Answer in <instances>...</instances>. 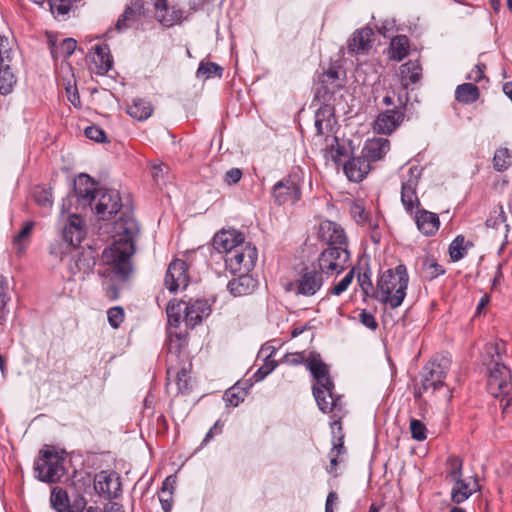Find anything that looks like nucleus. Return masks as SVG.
Listing matches in <instances>:
<instances>
[{
	"mask_svg": "<svg viewBox=\"0 0 512 512\" xmlns=\"http://www.w3.org/2000/svg\"><path fill=\"white\" fill-rule=\"evenodd\" d=\"M17 83V78L9 65L0 70V94H10Z\"/></svg>",
	"mask_w": 512,
	"mask_h": 512,
	"instance_id": "obj_34",
	"label": "nucleus"
},
{
	"mask_svg": "<svg viewBox=\"0 0 512 512\" xmlns=\"http://www.w3.org/2000/svg\"><path fill=\"white\" fill-rule=\"evenodd\" d=\"M445 270L444 268L439 265L434 259L427 258L423 262V273L425 278L427 279H434L442 274H444Z\"/></svg>",
	"mask_w": 512,
	"mask_h": 512,
	"instance_id": "obj_50",
	"label": "nucleus"
},
{
	"mask_svg": "<svg viewBox=\"0 0 512 512\" xmlns=\"http://www.w3.org/2000/svg\"><path fill=\"white\" fill-rule=\"evenodd\" d=\"M307 369L311 372L316 382L313 385V395L319 409H331V405L325 401V395L329 394V387L334 384L329 376L328 366L322 361L319 354L311 353L307 362Z\"/></svg>",
	"mask_w": 512,
	"mask_h": 512,
	"instance_id": "obj_5",
	"label": "nucleus"
},
{
	"mask_svg": "<svg viewBox=\"0 0 512 512\" xmlns=\"http://www.w3.org/2000/svg\"><path fill=\"white\" fill-rule=\"evenodd\" d=\"M35 223L33 221H27L19 233L14 237V244L16 245L18 252H23L26 247L30 235L32 233Z\"/></svg>",
	"mask_w": 512,
	"mask_h": 512,
	"instance_id": "obj_47",
	"label": "nucleus"
},
{
	"mask_svg": "<svg viewBox=\"0 0 512 512\" xmlns=\"http://www.w3.org/2000/svg\"><path fill=\"white\" fill-rule=\"evenodd\" d=\"M420 177L421 170L417 166L401 169V202L406 212L410 214L421 204L417 195Z\"/></svg>",
	"mask_w": 512,
	"mask_h": 512,
	"instance_id": "obj_6",
	"label": "nucleus"
},
{
	"mask_svg": "<svg viewBox=\"0 0 512 512\" xmlns=\"http://www.w3.org/2000/svg\"><path fill=\"white\" fill-rule=\"evenodd\" d=\"M451 500L456 504L466 501L472 494L480 489L476 479L465 480L463 478L453 481Z\"/></svg>",
	"mask_w": 512,
	"mask_h": 512,
	"instance_id": "obj_24",
	"label": "nucleus"
},
{
	"mask_svg": "<svg viewBox=\"0 0 512 512\" xmlns=\"http://www.w3.org/2000/svg\"><path fill=\"white\" fill-rule=\"evenodd\" d=\"M124 316V310L120 306L112 307L107 311L108 322L115 329L123 322Z\"/></svg>",
	"mask_w": 512,
	"mask_h": 512,
	"instance_id": "obj_52",
	"label": "nucleus"
},
{
	"mask_svg": "<svg viewBox=\"0 0 512 512\" xmlns=\"http://www.w3.org/2000/svg\"><path fill=\"white\" fill-rule=\"evenodd\" d=\"M188 282L189 276L186 263L183 260L175 259L169 264L165 275L166 288L171 292H175L179 288H186Z\"/></svg>",
	"mask_w": 512,
	"mask_h": 512,
	"instance_id": "obj_16",
	"label": "nucleus"
},
{
	"mask_svg": "<svg viewBox=\"0 0 512 512\" xmlns=\"http://www.w3.org/2000/svg\"><path fill=\"white\" fill-rule=\"evenodd\" d=\"M169 342H168V358L169 367L167 368L168 377L171 374H175L177 385L179 390H187L189 381L187 369L183 366L179 370H175L173 363L181 357L182 349L186 346L187 340L185 335L180 333H173L171 330L168 331Z\"/></svg>",
	"mask_w": 512,
	"mask_h": 512,
	"instance_id": "obj_7",
	"label": "nucleus"
},
{
	"mask_svg": "<svg viewBox=\"0 0 512 512\" xmlns=\"http://www.w3.org/2000/svg\"><path fill=\"white\" fill-rule=\"evenodd\" d=\"M408 282L409 276L404 264L386 270L377 283L379 300L393 309L399 307L406 296Z\"/></svg>",
	"mask_w": 512,
	"mask_h": 512,
	"instance_id": "obj_2",
	"label": "nucleus"
},
{
	"mask_svg": "<svg viewBox=\"0 0 512 512\" xmlns=\"http://www.w3.org/2000/svg\"><path fill=\"white\" fill-rule=\"evenodd\" d=\"M447 466V478L453 482L462 478L463 461L457 456H449L446 461Z\"/></svg>",
	"mask_w": 512,
	"mask_h": 512,
	"instance_id": "obj_44",
	"label": "nucleus"
},
{
	"mask_svg": "<svg viewBox=\"0 0 512 512\" xmlns=\"http://www.w3.org/2000/svg\"><path fill=\"white\" fill-rule=\"evenodd\" d=\"M223 69L213 62H200L196 72V76L199 79H210L214 76L221 78Z\"/></svg>",
	"mask_w": 512,
	"mask_h": 512,
	"instance_id": "obj_41",
	"label": "nucleus"
},
{
	"mask_svg": "<svg viewBox=\"0 0 512 512\" xmlns=\"http://www.w3.org/2000/svg\"><path fill=\"white\" fill-rule=\"evenodd\" d=\"M52 13L65 15L69 12L73 0H48Z\"/></svg>",
	"mask_w": 512,
	"mask_h": 512,
	"instance_id": "obj_56",
	"label": "nucleus"
},
{
	"mask_svg": "<svg viewBox=\"0 0 512 512\" xmlns=\"http://www.w3.org/2000/svg\"><path fill=\"white\" fill-rule=\"evenodd\" d=\"M373 37L374 32L369 27L356 30L349 39V51L356 54L367 53L372 47Z\"/></svg>",
	"mask_w": 512,
	"mask_h": 512,
	"instance_id": "obj_21",
	"label": "nucleus"
},
{
	"mask_svg": "<svg viewBox=\"0 0 512 512\" xmlns=\"http://www.w3.org/2000/svg\"><path fill=\"white\" fill-rule=\"evenodd\" d=\"M446 377V371L441 364L430 363L425 366L424 374L421 380V390L423 392L432 393L439 390L444 385V379Z\"/></svg>",
	"mask_w": 512,
	"mask_h": 512,
	"instance_id": "obj_18",
	"label": "nucleus"
},
{
	"mask_svg": "<svg viewBox=\"0 0 512 512\" xmlns=\"http://www.w3.org/2000/svg\"><path fill=\"white\" fill-rule=\"evenodd\" d=\"M257 261V249L250 243H241L225 256V264L233 273H248Z\"/></svg>",
	"mask_w": 512,
	"mask_h": 512,
	"instance_id": "obj_9",
	"label": "nucleus"
},
{
	"mask_svg": "<svg viewBox=\"0 0 512 512\" xmlns=\"http://www.w3.org/2000/svg\"><path fill=\"white\" fill-rule=\"evenodd\" d=\"M411 437L416 441H423L426 439L427 429L424 423L417 419L410 420Z\"/></svg>",
	"mask_w": 512,
	"mask_h": 512,
	"instance_id": "obj_51",
	"label": "nucleus"
},
{
	"mask_svg": "<svg viewBox=\"0 0 512 512\" xmlns=\"http://www.w3.org/2000/svg\"><path fill=\"white\" fill-rule=\"evenodd\" d=\"M359 321L361 324H363L365 327H367L370 330H376L378 328V323L376 321L375 316L367 312L366 310H363L359 314Z\"/></svg>",
	"mask_w": 512,
	"mask_h": 512,
	"instance_id": "obj_60",
	"label": "nucleus"
},
{
	"mask_svg": "<svg viewBox=\"0 0 512 512\" xmlns=\"http://www.w3.org/2000/svg\"><path fill=\"white\" fill-rule=\"evenodd\" d=\"M173 493L171 491H160L159 492V501L161 503L162 509L165 512H170L172 508L173 502Z\"/></svg>",
	"mask_w": 512,
	"mask_h": 512,
	"instance_id": "obj_63",
	"label": "nucleus"
},
{
	"mask_svg": "<svg viewBox=\"0 0 512 512\" xmlns=\"http://www.w3.org/2000/svg\"><path fill=\"white\" fill-rule=\"evenodd\" d=\"M472 246V243H465V238L458 235L449 246V254L453 261L461 260L467 254V248Z\"/></svg>",
	"mask_w": 512,
	"mask_h": 512,
	"instance_id": "obj_40",
	"label": "nucleus"
},
{
	"mask_svg": "<svg viewBox=\"0 0 512 512\" xmlns=\"http://www.w3.org/2000/svg\"><path fill=\"white\" fill-rule=\"evenodd\" d=\"M152 3L156 10V19L164 26L171 27L181 20L182 11L174 7L169 8L167 0H152Z\"/></svg>",
	"mask_w": 512,
	"mask_h": 512,
	"instance_id": "obj_25",
	"label": "nucleus"
},
{
	"mask_svg": "<svg viewBox=\"0 0 512 512\" xmlns=\"http://www.w3.org/2000/svg\"><path fill=\"white\" fill-rule=\"evenodd\" d=\"M121 197L113 189H98L96 200L90 207L100 220H109L117 213L120 217L113 223V243L102 252L103 269L99 274L111 280L124 281L132 271L131 256L135 252L134 241L139 232L136 220L129 208L123 211Z\"/></svg>",
	"mask_w": 512,
	"mask_h": 512,
	"instance_id": "obj_1",
	"label": "nucleus"
},
{
	"mask_svg": "<svg viewBox=\"0 0 512 512\" xmlns=\"http://www.w3.org/2000/svg\"><path fill=\"white\" fill-rule=\"evenodd\" d=\"M127 113L138 121H144L152 115L153 106L145 99L136 98L128 105Z\"/></svg>",
	"mask_w": 512,
	"mask_h": 512,
	"instance_id": "obj_31",
	"label": "nucleus"
},
{
	"mask_svg": "<svg viewBox=\"0 0 512 512\" xmlns=\"http://www.w3.org/2000/svg\"><path fill=\"white\" fill-rule=\"evenodd\" d=\"M334 384H332L331 387H329V394L331 395V397L326 394L325 395V401L328 403V406H330L331 404V409H320L322 412L324 413H333V417L336 418L335 420H333L330 425H331V428L332 430L334 429H338L339 431L342 430V426H341V422H340V419L342 418L343 414H344V405H343V402H342V398L341 396H335L334 392Z\"/></svg>",
	"mask_w": 512,
	"mask_h": 512,
	"instance_id": "obj_26",
	"label": "nucleus"
},
{
	"mask_svg": "<svg viewBox=\"0 0 512 512\" xmlns=\"http://www.w3.org/2000/svg\"><path fill=\"white\" fill-rule=\"evenodd\" d=\"M422 75V67L418 61H408L399 68L400 81L404 89L416 84Z\"/></svg>",
	"mask_w": 512,
	"mask_h": 512,
	"instance_id": "obj_27",
	"label": "nucleus"
},
{
	"mask_svg": "<svg viewBox=\"0 0 512 512\" xmlns=\"http://www.w3.org/2000/svg\"><path fill=\"white\" fill-rule=\"evenodd\" d=\"M487 391L496 400L499 401L500 408L505 410L512 404V375L510 369L495 361L490 370L487 380Z\"/></svg>",
	"mask_w": 512,
	"mask_h": 512,
	"instance_id": "obj_4",
	"label": "nucleus"
},
{
	"mask_svg": "<svg viewBox=\"0 0 512 512\" xmlns=\"http://www.w3.org/2000/svg\"><path fill=\"white\" fill-rule=\"evenodd\" d=\"M321 241L332 246H345L347 248L348 240L344 229L337 223L329 220L322 221L318 231Z\"/></svg>",
	"mask_w": 512,
	"mask_h": 512,
	"instance_id": "obj_17",
	"label": "nucleus"
},
{
	"mask_svg": "<svg viewBox=\"0 0 512 512\" xmlns=\"http://www.w3.org/2000/svg\"><path fill=\"white\" fill-rule=\"evenodd\" d=\"M210 314V307L204 300H196L184 305V318L188 327H195L204 317Z\"/></svg>",
	"mask_w": 512,
	"mask_h": 512,
	"instance_id": "obj_20",
	"label": "nucleus"
},
{
	"mask_svg": "<svg viewBox=\"0 0 512 512\" xmlns=\"http://www.w3.org/2000/svg\"><path fill=\"white\" fill-rule=\"evenodd\" d=\"M390 149V142L386 138H373L368 140L362 150L370 161L380 160Z\"/></svg>",
	"mask_w": 512,
	"mask_h": 512,
	"instance_id": "obj_28",
	"label": "nucleus"
},
{
	"mask_svg": "<svg viewBox=\"0 0 512 512\" xmlns=\"http://www.w3.org/2000/svg\"><path fill=\"white\" fill-rule=\"evenodd\" d=\"M277 367V362L270 359V356L267 357L265 363L255 372L254 379L255 381L263 380L268 374H270Z\"/></svg>",
	"mask_w": 512,
	"mask_h": 512,
	"instance_id": "obj_55",
	"label": "nucleus"
},
{
	"mask_svg": "<svg viewBox=\"0 0 512 512\" xmlns=\"http://www.w3.org/2000/svg\"><path fill=\"white\" fill-rule=\"evenodd\" d=\"M95 54L99 59V67L101 70L107 72L112 67V60L109 55V48L107 45H96L94 47Z\"/></svg>",
	"mask_w": 512,
	"mask_h": 512,
	"instance_id": "obj_49",
	"label": "nucleus"
},
{
	"mask_svg": "<svg viewBox=\"0 0 512 512\" xmlns=\"http://www.w3.org/2000/svg\"><path fill=\"white\" fill-rule=\"evenodd\" d=\"M246 394V390L240 387L239 383H237L225 391L223 399L228 406L237 407L244 401Z\"/></svg>",
	"mask_w": 512,
	"mask_h": 512,
	"instance_id": "obj_42",
	"label": "nucleus"
},
{
	"mask_svg": "<svg viewBox=\"0 0 512 512\" xmlns=\"http://www.w3.org/2000/svg\"><path fill=\"white\" fill-rule=\"evenodd\" d=\"M94 489L100 497L115 499L122 492L120 476L116 472L100 471L94 477Z\"/></svg>",
	"mask_w": 512,
	"mask_h": 512,
	"instance_id": "obj_12",
	"label": "nucleus"
},
{
	"mask_svg": "<svg viewBox=\"0 0 512 512\" xmlns=\"http://www.w3.org/2000/svg\"><path fill=\"white\" fill-rule=\"evenodd\" d=\"M370 171V160L363 154L353 157L344 164V172L349 180L360 182Z\"/></svg>",
	"mask_w": 512,
	"mask_h": 512,
	"instance_id": "obj_23",
	"label": "nucleus"
},
{
	"mask_svg": "<svg viewBox=\"0 0 512 512\" xmlns=\"http://www.w3.org/2000/svg\"><path fill=\"white\" fill-rule=\"evenodd\" d=\"M512 152L507 148H499L493 157V166L497 171H504L511 165Z\"/></svg>",
	"mask_w": 512,
	"mask_h": 512,
	"instance_id": "obj_46",
	"label": "nucleus"
},
{
	"mask_svg": "<svg viewBox=\"0 0 512 512\" xmlns=\"http://www.w3.org/2000/svg\"><path fill=\"white\" fill-rule=\"evenodd\" d=\"M140 12L139 9L133 7H127L121 17L116 23V30L122 32L127 28L132 27L136 22L139 21Z\"/></svg>",
	"mask_w": 512,
	"mask_h": 512,
	"instance_id": "obj_36",
	"label": "nucleus"
},
{
	"mask_svg": "<svg viewBox=\"0 0 512 512\" xmlns=\"http://www.w3.org/2000/svg\"><path fill=\"white\" fill-rule=\"evenodd\" d=\"M321 122H325L327 124L332 125L333 120V108L330 105H322L320 106L317 111L315 112V117Z\"/></svg>",
	"mask_w": 512,
	"mask_h": 512,
	"instance_id": "obj_58",
	"label": "nucleus"
},
{
	"mask_svg": "<svg viewBox=\"0 0 512 512\" xmlns=\"http://www.w3.org/2000/svg\"><path fill=\"white\" fill-rule=\"evenodd\" d=\"M350 253L345 246L328 247L318 257V269L326 276L340 274L349 266Z\"/></svg>",
	"mask_w": 512,
	"mask_h": 512,
	"instance_id": "obj_8",
	"label": "nucleus"
},
{
	"mask_svg": "<svg viewBox=\"0 0 512 512\" xmlns=\"http://www.w3.org/2000/svg\"><path fill=\"white\" fill-rule=\"evenodd\" d=\"M342 438L343 436H340L339 438V442L334 444L333 446V449H332V453L334 451H336V454L334 456L331 457L330 459V465L329 467H327V472L328 473H334L336 471V466L338 465V455L342 452V449H343V441H342Z\"/></svg>",
	"mask_w": 512,
	"mask_h": 512,
	"instance_id": "obj_62",
	"label": "nucleus"
},
{
	"mask_svg": "<svg viewBox=\"0 0 512 512\" xmlns=\"http://www.w3.org/2000/svg\"><path fill=\"white\" fill-rule=\"evenodd\" d=\"M455 98L460 103H474L479 98V89L476 85L472 83L461 84L456 88Z\"/></svg>",
	"mask_w": 512,
	"mask_h": 512,
	"instance_id": "obj_33",
	"label": "nucleus"
},
{
	"mask_svg": "<svg viewBox=\"0 0 512 512\" xmlns=\"http://www.w3.org/2000/svg\"><path fill=\"white\" fill-rule=\"evenodd\" d=\"M507 218L502 206H499L498 209H495L490 217L486 220V226L491 227L493 229H498L500 225H504L505 237H507V233L509 231V225L506 223Z\"/></svg>",
	"mask_w": 512,
	"mask_h": 512,
	"instance_id": "obj_45",
	"label": "nucleus"
},
{
	"mask_svg": "<svg viewBox=\"0 0 512 512\" xmlns=\"http://www.w3.org/2000/svg\"><path fill=\"white\" fill-rule=\"evenodd\" d=\"M97 190L91 177L86 174L79 175L74 181V197H76L78 206L82 208L92 207L96 200Z\"/></svg>",
	"mask_w": 512,
	"mask_h": 512,
	"instance_id": "obj_14",
	"label": "nucleus"
},
{
	"mask_svg": "<svg viewBox=\"0 0 512 512\" xmlns=\"http://www.w3.org/2000/svg\"><path fill=\"white\" fill-rule=\"evenodd\" d=\"M50 44L51 55L54 59L70 57L77 47V41L73 38H65L59 44L50 40Z\"/></svg>",
	"mask_w": 512,
	"mask_h": 512,
	"instance_id": "obj_32",
	"label": "nucleus"
},
{
	"mask_svg": "<svg viewBox=\"0 0 512 512\" xmlns=\"http://www.w3.org/2000/svg\"><path fill=\"white\" fill-rule=\"evenodd\" d=\"M272 196L278 205L294 204L301 197V189L294 179L288 177L273 186Z\"/></svg>",
	"mask_w": 512,
	"mask_h": 512,
	"instance_id": "obj_13",
	"label": "nucleus"
},
{
	"mask_svg": "<svg viewBox=\"0 0 512 512\" xmlns=\"http://www.w3.org/2000/svg\"><path fill=\"white\" fill-rule=\"evenodd\" d=\"M320 81L327 92L334 93L342 87L339 81V71L332 67L321 75Z\"/></svg>",
	"mask_w": 512,
	"mask_h": 512,
	"instance_id": "obj_39",
	"label": "nucleus"
},
{
	"mask_svg": "<svg viewBox=\"0 0 512 512\" xmlns=\"http://www.w3.org/2000/svg\"><path fill=\"white\" fill-rule=\"evenodd\" d=\"M62 233L67 247H78L87 233L84 220L77 214H71L63 227Z\"/></svg>",
	"mask_w": 512,
	"mask_h": 512,
	"instance_id": "obj_15",
	"label": "nucleus"
},
{
	"mask_svg": "<svg viewBox=\"0 0 512 512\" xmlns=\"http://www.w3.org/2000/svg\"><path fill=\"white\" fill-rule=\"evenodd\" d=\"M240 276L233 278L227 284V289L234 296H242L253 291L256 282L248 273H239Z\"/></svg>",
	"mask_w": 512,
	"mask_h": 512,
	"instance_id": "obj_29",
	"label": "nucleus"
},
{
	"mask_svg": "<svg viewBox=\"0 0 512 512\" xmlns=\"http://www.w3.org/2000/svg\"><path fill=\"white\" fill-rule=\"evenodd\" d=\"M64 457L55 447L45 445L34 463L36 477L47 483H56L65 474Z\"/></svg>",
	"mask_w": 512,
	"mask_h": 512,
	"instance_id": "obj_3",
	"label": "nucleus"
},
{
	"mask_svg": "<svg viewBox=\"0 0 512 512\" xmlns=\"http://www.w3.org/2000/svg\"><path fill=\"white\" fill-rule=\"evenodd\" d=\"M354 278V271L350 270L337 284H335L332 289L331 293L334 295H340L344 291L347 290L349 285L351 284L352 280Z\"/></svg>",
	"mask_w": 512,
	"mask_h": 512,
	"instance_id": "obj_57",
	"label": "nucleus"
},
{
	"mask_svg": "<svg viewBox=\"0 0 512 512\" xmlns=\"http://www.w3.org/2000/svg\"><path fill=\"white\" fill-rule=\"evenodd\" d=\"M8 280L4 275L0 276V325L4 324L8 315L7 303L9 301Z\"/></svg>",
	"mask_w": 512,
	"mask_h": 512,
	"instance_id": "obj_43",
	"label": "nucleus"
},
{
	"mask_svg": "<svg viewBox=\"0 0 512 512\" xmlns=\"http://www.w3.org/2000/svg\"><path fill=\"white\" fill-rule=\"evenodd\" d=\"M328 157L337 165L343 162V157L346 154V148L339 144L338 138L333 137L327 149Z\"/></svg>",
	"mask_w": 512,
	"mask_h": 512,
	"instance_id": "obj_48",
	"label": "nucleus"
},
{
	"mask_svg": "<svg viewBox=\"0 0 512 512\" xmlns=\"http://www.w3.org/2000/svg\"><path fill=\"white\" fill-rule=\"evenodd\" d=\"M242 178V171L239 168H232L225 173L224 181L228 185L236 184Z\"/></svg>",
	"mask_w": 512,
	"mask_h": 512,
	"instance_id": "obj_64",
	"label": "nucleus"
},
{
	"mask_svg": "<svg viewBox=\"0 0 512 512\" xmlns=\"http://www.w3.org/2000/svg\"><path fill=\"white\" fill-rule=\"evenodd\" d=\"M50 502L57 512H69V500L65 490L59 487L52 489Z\"/></svg>",
	"mask_w": 512,
	"mask_h": 512,
	"instance_id": "obj_38",
	"label": "nucleus"
},
{
	"mask_svg": "<svg viewBox=\"0 0 512 512\" xmlns=\"http://www.w3.org/2000/svg\"><path fill=\"white\" fill-rule=\"evenodd\" d=\"M407 98L403 100L398 98L399 107L389 109L380 113L374 121L373 129L378 134H391L404 120V111L402 108L406 105Z\"/></svg>",
	"mask_w": 512,
	"mask_h": 512,
	"instance_id": "obj_11",
	"label": "nucleus"
},
{
	"mask_svg": "<svg viewBox=\"0 0 512 512\" xmlns=\"http://www.w3.org/2000/svg\"><path fill=\"white\" fill-rule=\"evenodd\" d=\"M184 301L171 300L169 301L166 307V313L168 318V324L170 327L177 328L180 320L182 312H184Z\"/></svg>",
	"mask_w": 512,
	"mask_h": 512,
	"instance_id": "obj_35",
	"label": "nucleus"
},
{
	"mask_svg": "<svg viewBox=\"0 0 512 512\" xmlns=\"http://www.w3.org/2000/svg\"><path fill=\"white\" fill-rule=\"evenodd\" d=\"M414 220L418 230L425 236L434 235L440 226L438 215L425 209H418L415 212Z\"/></svg>",
	"mask_w": 512,
	"mask_h": 512,
	"instance_id": "obj_22",
	"label": "nucleus"
},
{
	"mask_svg": "<svg viewBox=\"0 0 512 512\" xmlns=\"http://www.w3.org/2000/svg\"><path fill=\"white\" fill-rule=\"evenodd\" d=\"M410 41L405 35H397L390 41L389 58L395 61L403 60L409 53Z\"/></svg>",
	"mask_w": 512,
	"mask_h": 512,
	"instance_id": "obj_30",
	"label": "nucleus"
},
{
	"mask_svg": "<svg viewBox=\"0 0 512 512\" xmlns=\"http://www.w3.org/2000/svg\"><path fill=\"white\" fill-rule=\"evenodd\" d=\"M34 197L36 202L43 207H50L52 205L51 193L44 188L36 190Z\"/></svg>",
	"mask_w": 512,
	"mask_h": 512,
	"instance_id": "obj_59",
	"label": "nucleus"
},
{
	"mask_svg": "<svg viewBox=\"0 0 512 512\" xmlns=\"http://www.w3.org/2000/svg\"><path fill=\"white\" fill-rule=\"evenodd\" d=\"M94 265V259L90 255L82 253L75 259L74 266L70 267L71 273L73 275L82 274L83 277L92 271Z\"/></svg>",
	"mask_w": 512,
	"mask_h": 512,
	"instance_id": "obj_37",
	"label": "nucleus"
},
{
	"mask_svg": "<svg viewBox=\"0 0 512 512\" xmlns=\"http://www.w3.org/2000/svg\"><path fill=\"white\" fill-rule=\"evenodd\" d=\"M350 214L358 224H365L368 221V213L365 207L359 202H354L351 205Z\"/></svg>",
	"mask_w": 512,
	"mask_h": 512,
	"instance_id": "obj_53",
	"label": "nucleus"
},
{
	"mask_svg": "<svg viewBox=\"0 0 512 512\" xmlns=\"http://www.w3.org/2000/svg\"><path fill=\"white\" fill-rule=\"evenodd\" d=\"M308 358L305 357L304 352H296V353H288L284 356L283 362L289 365H299V364H305L307 362Z\"/></svg>",
	"mask_w": 512,
	"mask_h": 512,
	"instance_id": "obj_61",
	"label": "nucleus"
},
{
	"mask_svg": "<svg viewBox=\"0 0 512 512\" xmlns=\"http://www.w3.org/2000/svg\"><path fill=\"white\" fill-rule=\"evenodd\" d=\"M323 285V273L315 268H305L295 282L289 284L288 290L295 287L296 294L303 296L315 295Z\"/></svg>",
	"mask_w": 512,
	"mask_h": 512,
	"instance_id": "obj_10",
	"label": "nucleus"
},
{
	"mask_svg": "<svg viewBox=\"0 0 512 512\" xmlns=\"http://www.w3.org/2000/svg\"><path fill=\"white\" fill-rule=\"evenodd\" d=\"M244 242L242 233L236 230H222L215 234L213 238L214 248L220 252L228 255L229 251L238 247Z\"/></svg>",
	"mask_w": 512,
	"mask_h": 512,
	"instance_id": "obj_19",
	"label": "nucleus"
},
{
	"mask_svg": "<svg viewBox=\"0 0 512 512\" xmlns=\"http://www.w3.org/2000/svg\"><path fill=\"white\" fill-rule=\"evenodd\" d=\"M85 136L97 143L108 142L104 130L95 125L89 126L85 129Z\"/></svg>",
	"mask_w": 512,
	"mask_h": 512,
	"instance_id": "obj_54",
	"label": "nucleus"
}]
</instances>
